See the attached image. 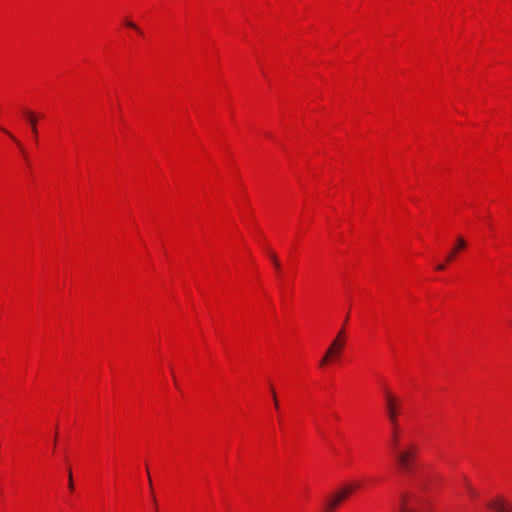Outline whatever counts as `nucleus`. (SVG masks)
<instances>
[{
  "label": "nucleus",
  "mask_w": 512,
  "mask_h": 512,
  "mask_svg": "<svg viewBox=\"0 0 512 512\" xmlns=\"http://www.w3.org/2000/svg\"><path fill=\"white\" fill-rule=\"evenodd\" d=\"M395 454V460L400 470L411 473L416 465L419 447L414 442L399 445L398 449H391Z\"/></svg>",
  "instance_id": "f257e3e1"
},
{
  "label": "nucleus",
  "mask_w": 512,
  "mask_h": 512,
  "mask_svg": "<svg viewBox=\"0 0 512 512\" xmlns=\"http://www.w3.org/2000/svg\"><path fill=\"white\" fill-rule=\"evenodd\" d=\"M385 411L391 427L397 428L398 415L400 413V400L399 398L391 393L388 389H385Z\"/></svg>",
  "instance_id": "f03ea898"
},
{
  "label": "nucleus",
  "mask_w": 512,
  "mask_h": 512,
  "mask_svg": "<svg viewBox=\"0 0 512 512\" xmlns=\"http://www.w3.org/2000/svg\"><path fill=\"white\" fill-rule=\"evenodd\" d=\"M346 336L345 330L341 329L336 338L332 341L331 345L327 349L323 358L320 361V366L328 364L333 358L339 357L343 349L345 348Z\"/></svg>",
  "instance_id": "7ed1b4c3"
},
{
  "label": "nucleus",
  "mask_w": 512,
  "mask_h": 512,
  "mask_svg": "<svg viewBox=\"0 0 512 512\" xmlns=\"http://www.w3.org/2000/svg\"><path fill=\"white\" fill-rule=\"evenodd\" d=\"M346 495L338 488L326 501L323 512H333L343 501Z\"/></svg>",
  "instance_id": "20e7f679"
},
{
  "label": "nucleus",
  "mask_w": 512,
  "mask_h": 512,
  "mask_svg": "<svg viewBox=\"0 0 512 512\" xmlns=\"http://www.w3.org/2000/svg\"><path fill=\"white\" fill-rule=\"evenodd\" d=\"M488 507L496 512H512L502 499L492 500L488 503Z\"/></svg>",
  "instance_id": "39448f33"
},
{
  "label": "nucleus",
  "mask_w": 512,
  "mask_h": 512,
  "mask_svg": "<svg viewBox=\"0 0 512 512\" xmlns=\"http://www.w3.org/2000/svg\"><path fill=\"white\" fill-rule=\"evenodd\" d=\"M466 246H467L466 241H465L462 237H459V238L457 239L456 247L454 248V250H452V251L450 252V254L447 256V259H446V260H447L448 262H449V261H452V260H453V258H454V257H455V255H456V253H457L459 250L466 248Z\"/></svg>",
  "instance_id": "423d86ee"
},
{
  "label": "nucleus",
  "mask_w": 512,
  "mask_h": 512,
  "mask_svg": "<svg viewBox=\"0 0 512 512\" xmlns=\"http://www.w3.org/2000/svg\"><path fill=\"white\" fill-rule=\"evenodd\" d=\"M399 425L397 428L392 427V435L390 439L389 446L391 449H398V446L401 445L399 442Z\"/></svg>",
  "instance_id": "0eeeda50"
},
{
  "label": "nucleus",
  "mask_w": 512,
  "mask_h": 512,
  "mask_svg": "<svg viewBox=\"0 0 512 512\" xmlns=\"http://www.w3.org/2000/svg\"><path fill=\"white\" fill-rule=\"evenodd\" d=\"M24 114L26 115L27 120L29 121L32 133L36 136L38 133V130H37V120H36L34 113L31 111H25Z\"/></svg>",
  "instance_id": "6e6552de"
},
{
  "label": "nucleus",
  "mask_w": 512,
  "mask_h": 512,
  "mask_svg": "<svg viewBox=\"0 0 512 512\" xmlns=\"http://www.w3.org/2000/svg\"><path fill=\"white\" fill-rule=\"evenodd\" d=\"M339 489L346 495V497H349V495H351L354 492L352 482L344 483L339 487Z\"/></svg>",
  "instance_id": "1a4fd4ad"
},
{
  "label": "nucleus",
  "mask_w": 512,
  "mask_h": 512,
  "mask_svg": "<svg viewBox=\"0 0 512 512\" xmlns=\"http://www.w3.org/2000/svg\"><path fill=\"white\" fill-rule=\"evenodd\" d=\"M268 254H269V257H270V259H271V261H272V263L274 265L275 270L278 273H280V271H281V264H280V261H279L277 255L275 253L271 252V251H269Z\"/></svg>",
  "instance_id": "9d476101"
},
{
  "label": "nucleus",
  "mask_w": 512,
  "mask_h": 512,
  "mask_svg": "<svg viewBox=\"0 0 512 512\" xmlns=\"http://www.w3.org/2000/svg\"><path fill=\"white\" fill-rule=\"evenodd\" d=\"M6 134H8L10 136V138L17 144V146L19 147V149L21 150V152L23 154H25V149L24 147L22 146V144L12 135L10 134L7 130L5 129H2Z\"/></svg>",
  "instance_id": "9b49d317"
},
{
  "label": "nucleus",
  "mask_w": 512,
  "mask_h": 512,
  "mask_svg": "<svg viewBox=\"0 0 512 512\" xmlns=\"http://www.w3.org/2000/svg\"><path fill=\"white\" fill-rule=\"evenodd\" d=\"M68 488L72 491L74 489L72 471L68 469Z\"/></svg>",
  "instance_id": "f8f14e48"
},
{
  "label": "nucleus",
  "mask_w": 512,
  "mask_h": 512,
  "mask_svg": "<svg viewBox=\"0 0 512 512\" xmlns=\"http://www.w3.org/2000/svg\"><path fill=\"white\" fill-rule=\"evenodd\" d=\"M271 393H272V397H273V401H274V406L277 409L279 407V404H278V399H277V396H276V392H275L273 387H271Z\"/></svg>",
  "instance_id": "ddd939ff"
},
{
  "label": "nucleus",
  "mask_w": 512,
  "mask_h": 512,
  "mask_svg": "<svg viewBox=\"0 0 512 512\" xmlns=\"http://www.w3.org/2000/svg\"><path fill=\"white\" fill-rule=\"evenodd\" d=\"M467 488H468V492L471 495V497H476L477 496V491L473 487L468 486Z\"/></svg>",
  "instance_id": "4468645a"
},
{
  "label": "nucleus",
  "mask_w": 512,
  "mask_h": 512,
  "mask_svg": "<svg viewBox=\"0 0 512 512\" xmlns=\"http://www.w3.org/2000/svg\"><path fill=\"white\" fill-rule=\"evenodd\" d=\"M445 267H446V266H445V264H438V265L436 266V269H437V270H439V271H442V270H444V269H445Z\"/></svg>",
  "instance_id": "2eb2a0df"
},
{
  "label": "nucleus",
  "mask_w": 512,
  "mask_h": 512,
  "mask_svg": "<svg viewBox=\"0 0 512 512\" xmlns=\"http://www.w3.org/2000/svg\"><path fill=\"white\" fill-rule=\"evenodd\" d=\"M127 26L133 29H138L137 26L133 22H127Z\"/></svg>",
  "instance_id": "dca6fc26"
},
{
  "label": "nucleus",
  "mask_w": 512,
  "mask_h": 512,
  "mask_svg": "<svg viewBox=\"0 0 512 512\" xmlns=\"http://www.w3.org/2000/svg\"><path fill=\"white\" fill-rule=\"evenodd\" d=\"M353 483V491L358 487V483L356 482H352Z\"/></svg>",
  "instance_id": "f3484780"
},
{
  "label": "nucleus",
  "mask_w": 512,
  "mask_h": 512,
  "mask_svg": "<svg viewBox=\"0 0 512 512\" xmlns=\"http://www.w3.org/2000/svg\"><path fill=\"white\" fill-rule=\"evenodd\" d=\"M148 480H149V485H150V487L152 488V481H151V478H150V476H149V475H148Z\"/></svg>",
  "instance_id": "a211bd4d"
}]
</instances>
